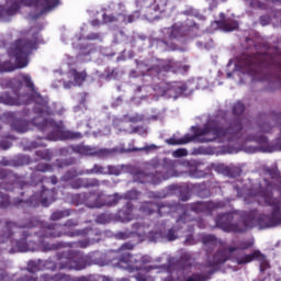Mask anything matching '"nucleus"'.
I'll list each match as a JSON object with an SVG mask.
<instances>
[{"instance_id":"7","label":"nucleus","mask_w":281,"mask_h":281,"mask_svg":"<svg viewBox=\"0 0 281 281\" xmlns=\"http://www.w3.org/2000/svg\"><path fill=\"white\" fill-rule=\"evenodd\" d=\"M241 225L234 222V213H222L218 214L215 218L216 227L223 229V232H228L233 234H245L247 229H251L256 225V213L254 211L249 213H243L241 215Z\"/></svg>"},{"instance_id":"52","label":"nucleus","mask_w":281,"mask_h":281,"mask_svg":"<svg viewBox=\"0 0 281 281\" xmlns=\"http://www.w3.org/2000/svg\"><path fill=\"white\" fill-rule=\"evenodd\" d=\"M27 271L29 273H36V271H41V266H38V262L31 260L27 263Z\"/></svg>"},{"instance_id":"5","label":"nucleus","mask_w":281,"mask_h":281,"mask_svg":"<svg viewBox=\"0 0 281 281\" xmlns=\"http://www.w3.org/2000/svg\"><path fill=\"white\" fill-rule=\"evenodd\" d=\"M36 49H38V37L36 36L32 40L25 37L15 40L9 49V56L14 58L15 64H12L10 60L3 61L0 64V74L25 69V67L30 65V56H32Z\"/></svg>"},{"instance_id":"29","label":"nucleus","mask_w":281,"mask_h":281,"mask_svg":"<svg viewBox=\"0 0 281 281\" xmlns=\"http://www.w3.org/2000/svg\"><path fill=\"white\" fill-rule=\"evenodd\" d=\"M68 236H87L88 239L92 244L94 243H100V236H102V232H100L98 228H83V229H78L75 233H68Z\"/></svg>"},{"instance_id":"26","label":"nucleus","mask_w":281,"mask_h":281,"mask_svg":"<svg viewBox=\"0 0 281 281\" xmlns=\"http://www.w3.org/2000/svg\"><path fill=\"white\" fill-rule=\"evenodd\" d=\"M199 131H203V128H198L196 131H194L193 135L190 134H186L183 137L181 138H168L166 140V143L169 146H183V144H190V142H194V139H196V137H202L201 142H205L204 139L206 137H210V135H199Z\"/></svg>"},{"instance_id":"34","label":"nucleus","mask_w":281,"mask_h":281,"mask_svg":"<svg viewBox=\"0 0 281 281\" xmlns=\"http://www.w3.org/2000/svg\"><path fill=\"white\" fill-rule=\"evenodd\" d=\"M38 281H71V276L66 273L42 274Z\"/></svg>"},{"instance_id":"55","label":"nucleus","mask_w":281,"mask_h":281,"mask_svg":"<svg viewBox=\"0 0 281 281\" xmlns=\"http://www.w3.org/2000/svg\"><path fill=\"white\" fill-rule=\"evenodd\" d=\"M103 21L105 23H117V21H120V14H117V16L113 15V14H103Z\"/></svg>"},{"instance_id":"64","label":"nucleus","mask_w":281,"mask_h":281,"mask_svg":"<svg viewBox=\"0 0 281 281\" xmlns=\"http://www.w3.org/2000/svg\"><path fill=\"white\" fill-rule=\"evenodd\" d=\"M74 281H95V278H93V276H90V277H79V278L75 279Z\"/></svg>"},{"instance_id":"59","label":"nucleus","mask_w":281,"mask_h":281,"mask_svg":"<svg viewBox=\"0 0 281 281\" xmlns=\"http://www.w3.org/2000/svg\"><path fill=\"white\" fill-rule=\"evenodd\" d=\"M86 41H102L100 33H90L86 36Z\"/></svg>"},{"instance_id":"13","label":"nucleus","mask_w":281,"mask_h":281,"mask_svg":"<svg viewBox=\"0 0 281 281\" xmlns=\"http://www.w3.org/2000/svg\"><path fill=\"white\" fill-rule=\"evenodd\" d=\"M57 194L56 188L47 189L43 186L42 191L40 193H34L26 203H29V207H38V205L49 207V205L56 201Z\"/></svg>"},{"instance_id":"47","label":"nucleus","mask_w":281,"mask_h":281,"mask_svg":"<svg viewBox=\"0 0 281 281\" xmlns=\"http://www.w3.org/2000/svg\"><path fill=\"white\" fill-rule=\"evenodd\" d=\"M105 175H114L115 177H120V175H122V168L109 165L105 167Z\"/></svg>"},{"instance_id":"17","label":"nucleus","mask_w":281,"mask_h":281,"mask_svg":"<svg viewBox=\"0 0 281 281\" xmlns=\"http://www.w3.org/2000/svg\"><path fill=\"white\" fill-rule=\"evenodd\" d=\"M225 207V203L218 201V202H212V201H198L193 202L188 205V209L191 212H194V214H212V212L216 210H221Z\"/></svg>"},{"instance_id":"27","label":"nucleus","mask_w":281,"mask_h":281,"mask_svg":"<svg viewBox=\"0 0 281 281\" xmlns=\"http://www.w3.org/2000/svg\"><path fill=\"white\" fill-rule=\"evenodd\" d=\"M70 188H72V190H80V188H100V181L98 178H75L70 182Z\"/></svg>"},{"instance_id":"35","label":"nucleus","mask_w":281,"mask_h":281,"mask_svg":"<svg viewBox=\"0 0 281 281\" xmlns=\"http://www.w3.org/2000/svg\"><path fill=\"white\" fill-rule=\"evenodd\" d=\"M11 128L16 133H27L30 131V124L25 120L15 119L11 122Z\"/></svg>"},{"instance_id":"11","label":"nucleus","mask_w":281,"mask_h":281,"mask_svg":"<svg viewBox=\"0 0 281 281\" xmlns=\"http://www.w3.org/2000/svg\"><path fill=\"white\" fill-rule=\"evenodd\" d=\"M11 85H15L16 88H13V95H10V93L4 92L0 94V104H8L9 106H21L22 104H29L30 103V94L22 93L21 89H23V82L13 80L11 81Z\"/></svg>"},{"instance_id":"43","label":"nucleus","mask_w":281,"mask_h":281,"mask_svg":"<svg viewBox=\"0 0 281 281\" xmlns=\"http://www.w3.org/2000/svg\"><path fill=\"white\" fill-rule=\"evenodd\" d=\"M85 175H106V167L94 164L91 169L83 170Z\"/></svg>"},{"instance_id":"57","label":"nucleus","mask_w":281,"mask_h":281,"mask_svg":"<svg viewBox=\"0 0 281 281\" xmlns=\"http://www.w3.org/2000/svg\"><path fill=\"white\" fill-rule=\"evenodd\" d=\"M45 181H50L52 186H56V183H58V177L56 176H50L49 178L47 177H42L40 179L41 183H45Z\"/></svg>"},{"instance_id":"62","label":"nucleus","mask_w":281,"mask_h":281,"mask_svg":"<svg viewBox=\"0 0 281 281\" xmlns=\"http://www.w3.org/2000/svg\"><path fill=\"white\" fill-rule=\"evenodd\" d=\"M260 25H269L271 23V18L269 15H261L260 19Z\"/></svg>"},{"instance_id":"14","label":"nucleus","mask_w":281,"mask_h":281,"mask_svg":"<svg viewBox=\"0 0 281 281\" xmlns=\"http://www.w3.org/2000/svg\"><path fill=\"white\" fill-rule=\"evenodd\" d=\"M190 66H183L181 61H175V59L166 60L162 65H154L147 69V71H155L157 76H166V74H181L188 71Z\"/></svg>"},{"instance_id":"19","label":"nucleus","mask_w":281,"mask_h":281,"mask_svg":"<svg viewBox=\"0 0 281 281\" xmlns=\"http://www.w3.org/2000/svg\"><path fill=\"white\" fill-rule=\"evenodd\" d=\"M12 246L15 248V251H35L36 243L34 241V235L30 231H23L21 238L12 241Z\"/></svg>"},{"instance_id":"2","label":"nucleus","mask_w":281,"mask_h":281,"mask_svg":"<svg viewBox=\"0 0 281 281\" xmlns=\"http://www.w3.org/2000/svg\"><path fill=\"white\" fill-rule=\"evenodd\" d=\"M238 67L251 76L252 82H269L268 91L281 89V55L269 53L243 54Z\"/></svg>"},{"instance_id":"36","label":"nucleus","mask_w":281,"mask_h":281,"mask_svg":"<svg viewBox=\"0 0 281 281\" xmlns=\"http://www.w3.org/2000/svg\"><path fill=\"white\" fill-rule=\"evenodd\" d=\"M217 26L224 32H234V30H238V22L234 20H220L217 21Z\"/></svg>"},{"instance_id":"51","label":"nucleus","mask_w":281,"mask_h":281,"mask_svg":"<svg viewBox=\"0 0 281 281\" xmlns=\"http://www.w3.org/2000/svg\"><path fill=\"white\" fill-rule=\"evenodd\" d=\"M180 227L176 228L175 226L169 228L166 235L167 240L172 241V240H177V238H179V236L177 235V231L180 229Z\"/></svg>"},{"instance_id":"15","label":"nucleus","mask_w":281,"mask_h":281,"mask_svg":"<svg viewBox=\"0 0 281 281\" xmlns=\"http://www.w3.org/2000/svg\"><path fill=\"white\" fill-rule=\"evenodd\" d=\"M36 227V221L27 220L25 223L18 224L16 222L7 221L4 227L0 232V244L8 243L14 236V229H32Z\"/></svg>"},{"instance_id":"61","label":"nucleus","mask_w":281,"mask_h":281,"mask_svg":"<svg viewBox=\"0 0 281 281\" xmlns=\"http://www.w3.org/2000/svg\"><path fill=\"white\" fill-rule=\"evenodd\" d=\"M157 148H159L157 145L151 144V145H147V146H145L143 148H139V149L134 148V150H145V153H150V150H157Z\"/></svg>"},{"instance_id":"50","label":"nucleus","mask_w":281,"mask_h":281,"mask_svg":"<svg viewBox=\"0 0 281 281\" xmlns=\"http://www.w3.org/2000/svg\"><path fill=\"white\" fill-rule=\"evenodd\" d=\"M95 223H99V225H106V223H111V215L106 213L99 214L95 218Z\"/></svg>"},{"instance_id":"54","label":"nucleus","mask_w":281,"mask_h":281,"mask_svg":"<svg viewBox=\"0 0 281 281\" xmlns=\"http://www.w3.org/2000/svg\"><path fill=\"white\" fill-rule=\"evenodd\" d=\"M190 221H192V217L190 215H188L187 212L182 213L178 220H177V225H186V223H190Z\"/></svg>"},{"instance_id":"25","label":"nucleus","mask_w":281,"mask_h":281,"mask_svg":"<svg viewBox=\"0 0 281 281\" xmlns=\"http://www.w3.org/2000/svg\"><path fill=\"white\" fill-rule=\"evenodd\" d=\"M140 210L144 214H147V216H150V214H155V212H158L159 216H164V213L170 212V205L165 203H156V202H144L140 206Z\"/></svg>"},{"instance_id":"20","label":"nucleus","mask_w":281,"mask_h":281,"mask_svg":"<svg viewBox=\"0 0 281 281\" xmlns=\"http://www.w3.org/2000/svg\"><path fill=\"white\" fill-rule=\"evenodd\" d=\"M133 231H121L115 234L117 240H126L128 238H138L136 243H139L144 236H146V225L139 222H136L132 226Z\"/></svg>"},{"instance_id":"45","label":"nucleus","mask_w":281,"mask_h":281,"mask_svg":"<svg viewBox=\"0 0 281 281\" xmlns=\"http://www.w3.org/2000/svg\"><path fill=\"white\" fill-rule=\"evenodd\" d=\"M34 170H36V172H54V167L50 164H37L34 167Z\"/></svg>"},{"instance_id":"44","label":"nucleus","mask_w":281,"mask_h":281,"mask_svg":"<svg viewBox=\"0 0 281 281\" xmlns=\"http://www.w3.org/2000/svg\"><path fill=\"white\" fill-rule=\"evenodd\" d=\"M35 155L38 157V159H43L44 161H52V151H49V149L36 150Z\"/></svg>"},{"instance_id":"31","label":"nucleus","mask_w":281,"mask_h":281,"mask_svg":"<svg viewBox=\"0 0 281 281\" xmlns=\"http://www.w3.org/2000/svg\"><path fill=\"white\" fill-rule=\"evenodd\" d=\"M35 235L37 236V238H40V249L44 252L47 251H58V249H63L65 247H67V244L63 243V241H57V243H48V241H41L43 240V237L38 236V232L35 233Z\"/></svg>"},{"instance_id":"39","label":"nucleus","mask_w":281,"mask_h":281,"mask_svg":"<svg viewBox=\"0 0 281 281\" xmlns=\"http://www.w3.org/2000/svg\"><path fill=\"white\" fill-rule=\"evenodd\" d=\"M251 247H254V241L241 240L238 241L237 246L228 247V251L231 254H234V251H247V249H251Z\"/></svg>"},{"instance_id":"58","label":"nucleus","mask_w":281,"mask_h":281,"mask_svg":"<svg viewBox=\"0 0 281 281\" xmlns=\"http://www.w3.org/2000/svg\"><path fill=\"white\" fill-rule=\"evenodd\" d=\"M77 247H80V249H87L89 245H93V243L90 241V239H83L76 243Z\"/></svg>"},{"instance_id":"63","label":"nucleus","mask_w":281,"mask_h":281,"mask_svg":"<svg viewBox=\"0 0 281 281\" xmlns=\"http://www.w3.org/2000/svg\"><path fill=\"white\" fill-rule=\"evenodd\" d=\"M127 121L132 122L133 124H137V122H142V116H139L138 114L128 116Z\"/></svg>"},{"instance_id":"60","label":"nucleus","mask_w":281,"mask_h":281,"mask_svg":"<svg viewBox=\"0 0 281 281\" xmlns=\"http://www.w3.org/2000/svg\"><path fill=\"white\" fill-rule=\"evenodd\" d=\"M188 156V150L183 148H179L173 151V157H187Z\"/></svg>"},{"instance_id":"8","label":"nucleus","mask_w":281,"mask_h":281,"mask_svg":"<svg viewBox=\"0 0 281 281\" xmlns=\"http://www.w3.org/2000/svg\"><path fill=\"white\" fill-rule=\"evenodd\" d=\"M78 225H80V222L77 218H69L63 224L46 222L41 226L37 236L40 238H63L64 236L76 238V236L68 234L76 233L78 229H72Z\"/></svg>"},{"instance_id":"49","label":"nucleus","mask_w":281,"mask_h":281,"mask_svg":"<svg viewBox=\"0 0 281 281\" xmlns=\"http://www.w3.org/2000/svg\"><path fill=\"white\" fill-rule=\"evenodd\" d=\"M268 120H269V117H265L263 122L258 123L260 133H271V128H273V127L271 126V124H269L267 122Z\"/></svg>"},{"instance_id":"46","label":"nucleus","mask_w":281,"mask_h":281,"mask_svg":"<svg viewBox=\"0 0 281 281\" xmlns=\"http://www.w3.org/2000/svg\"><path fill=\"white\" fill-rule=\"evenodd\" d=\"M121 196H122V199H125V200H127V201H135V200L138 199L139 192H138L137 190H135V189H132V190L125 192V193H124L123 195H121Z\"/></svg>"},{"instance_id":"38","label":"nucleus","mask_w":281,"mask_h":281,"mask_svg":"<svg viewBox=\"0 0 281 281\" xmlns=\"http://www.w3.org/2000/svg\"><path fill=\"white\" fill-rule=\"evenodd\" d=\"M139 16V11H134L132 14L119 13V21L123 22L124 25H128V23H135Z\"/></svg>"},{"instance_id":"22","label":"nucleus","mask_w":281,"mask_h":281,"mask_svg":"<svg viewBox=\"0 0 281 281\" xmlns=\"http://www.w3.org/2000/svg\"><path fill=\"white\" fill-rule=\"evenodd\" d=\"M122 201V196L119 193L104 194V192H99L94 200V207H113Z\"/></svg>"},{"instance_id":"32","label":"nucleus","mask_w":281,"mask_h":281,"mask_svg":"<svg viewBox=\"0 0 281 281\" xmlns=\"http://www.w3.org/2000/svg\"><path fill=\"white\" fill-rule=\"evenodd\" d=\"M74 150L79 155H86V156L97 155L98 157H106V155H109L108 149H100L98 151H93V149L83 145L76 146Z\"/></svg>"},{"instance_id":"33","label":"nucleus","mask_w":281,"mask_h":281,"mask_svg":"<svg viewBox=\"0 0 281 281\" xmlns=\"http://www.w3.org/2000/svg\"><path fill=\"white\" fill-rule=\"evenodd\" d=\"M71 214H74V210L71 209L56 210L50 214L49 221L56 223L58 221H63V218H69Z\"/></svg>"},{"instance_id":"48","label":"nucleus","mask_w":281,"mask_h":281,"mask_svg":"<svg viewBox=\"0 0 281 281\" xmlns=\"http://www.w3.org/2000/svg\"><path fill=\"white\" fill-rule=\"evenodd\" d=\"M266 175H269L271 179H280V170L278 167H268L265 169Z\"/></svg>"},{"instance_id":"4","label":"nucleus","mask_w":281,"mask_h":281,"mask_svg":"<svg viewBox=\"0 0 281 281\" xmlns=\"http://www.w3.org/2000/svg\"><path fill=\"white\" fill-rule=\"evenodd\" d=\"M265 186H254L249 190V196H260L266 205L272 209L271 214H260L257 218V225L260 229H269V227H278L281 225V199L273 196V183L268 179H263Z\"/></svg>"},{"instance_id":"53","label":"nucleus","mask_w":281,"mask_h":281,"mask_svg":"<svg viewBox=\"0 0 281 281\" xmlns=\"http://www.w3.org/2000/svg\"><path fill=\"white\" fill-rule=\"evenodd\" d=\"M72 201H75L76 205H81V203L87 201V193L83 192L72 195Z\"/></svg>"},{"instance_id":"9","label":"nucleus","mask_w":281,"mask_h":281,"mask_svg":"<svg viewBox=\"0 0 281 281\" xmlns=\"http://www.w3.org/2000/svg\"><path fill=\"white\" fill-rule=\"evenodd\" d=\"M60 5V0H13L5 9V14L8 16H14L18 12L21 11V8H41L38 14L34 16V19H40L43 14H47V12H52V10H56Z\"/></svg>"},{"instance_id":"41","label":"nucleus","mask_w":281,"mask_h":281,"mask_svg":"<svg viewBox=\"0 0 281 281\" xmlns=\"http://www.w3.org/2000/svg\"><path fill=\"white\" fill-rule=\"evenodd\" d=\"M244 140L256 142V144H260L261 146H267V144H269V138L265 135H248Z\"/></svg>"},{"instance_id":"37","label":"nucleus","mask_w":281,"mask_h":281,"mask_svg":"<svg viewBox=\"0 0 281 281\" xmlns=\"http://www.w3.org/2000/svg\"><path fill=\"white\" fill-rule=\"evenodd\" d=\"M202 243L206 247V249H210V247H216V245H221L222 247H223V245H225V243H223V240H218V238H216V236H214V235L204 236L202 238Z\"/></svg>"},{"instance_id":"1","label":"nucleus","mask_w":281,"mask_h":281,"mask_svg":"<svg viewBox=\"0 0 281 281\" xmlns=\"http://www.w3.org/2000/svg\"><path fill=\"white\" fill-rule=\"evenodd\" d=\"M245 113V103L237 101L233 105L232 119L217 115L210 119L202 130L199 131L198 135H209L204 138L205 143L216 142H239L245 137L247 128L251 126V121L243 115Z\"/></svg>"},{"instance_id":"56","label":"nucleus","mask_w":281,"mask_h":281,"mask_svg":"<svg viewBox=\"0 0 281 281\" xmlns=\"http://www.w3.org/2000/svg\"><path fill=\"white\" fill-rule=\"evenodd\" d=\"M180 199L181 201H190V189L188 188H180Z\"/></svg>"},{"instance_id":"21","label":"nucleus","mask_w":281,"mask_h":281,"mask_svg":"<svg viewBox=\"0 0 281 281\" xmlns=\"http://www.w3.org/2000/svg\"><path fill=\"white\" fill-rule=\"evenodd\" d=\"M168 0H154V3L145 9V18L147 21H157L161 12H166Z\"/></svg>"},{"instance_id":"16","label":"nucleus","mask_w":281,"mask_h":281,"mask_svg":"<svg viewBox=\"0 0 281 281\" xmlns=\"http://www.w3.org/2000/svg\"><path fill=\"white\" fill-rule=\"evenodd\" d=\"M164 40H157V47H164L165 49H175L177 47L172 41H177L183 36L181 27L178 24H173L171 27L164 29Z\"/></svg>"},{"instance_id":"6","label":"nucleus","mask_w":281,"mask_h":281,"mask_svg":"<svg viewBox=\"0 0 281 281\" xmlns=\"http://www.w3.org/2000/svg\"><path fill=\"white\" fill-rule=\"evenodd\" d=\"M34 126H37L42 133L46 131H52L47 134L44 139L48 142H60L65 139H82V133L71 132L63 130V125L56 122L54 119H43L36 117L33 119Z\"/></svg>"},{"instance_id":"40","label":"nucleus","mask_w":281,"mask_h":281,"mask_svg":"<svg viewBox=\"0 0 281 281\" xmlns=\"http://www.w3.org/2000/svg\"><path fill=\"white\" fill-rule=\"evenodd\" d=\"M82 175H85V170L78 171L76 169H70L61 176V181H74L77 177H82Z\"/></svg>"},{"instance_id":"10","label":"nucleus","mask_w":281,"mask_h":281,"mask_svg":"<svg viewBox=\"0 0 281 281\" xmlns=\"http://www.w3.org/2000/svg\"><path fill=\"white\" fill-rule=\"evenodd\" d=\"M177 165V160L170 158H164L161 162L159 159L153 160L151 166L156 170L153 177V183H161V181H167L171 177H179Z\"/></svg>"},{"instance_id":"23","label":"nucleus","mask_w":281,"mask_h":281,"mask_svg":"<svg viewBox=\"0 0 281 281\" xmlns=\"http://www.w3.org/2000/svg\"><path fill=\"white\" fill-rule=\"evenodd\" d=\"M8 207H30L27 200L14 198L10 200V196L7 193L0 191V210H8Z\"/></svg>"},{"instance_id":"18","label":"nucleus","mask_w":281,"mask_h":281,"mask_svg":"<svg viewBox=\"0 0 281 281\" xmlns=\"http://www.w3.org/2000/svg\"><path fill=\"white\" fill-rule=\"evenodd\" d=\"M254 260H258L261 273H265V271L270 267L269 261H267V257L260 250H254L251 254L236 258L237 265H249V262H254Z\"/></svg>"},{"instance_id":"30","label":"nucleus","mask_w":281,"mask_h":281,"mask_svg":"<svg viewBox=\"0 0 281 281\" xmlns=\"http://www.w3.org/2000/svg\"><path fill=\"white\" fill-rule=\"evenodd\" d=\"M133 210H134L133 204L127 203L124 209L117 211V213L115 214V218L120 221V223H131V221L135 220Z\"/></svg>"},{"instance_id":"3","label":"nucleus","mask_w":281,"mask_h":281,"mask_svg":"<svg viewBox=\"0 0 281 281\" xmlns=\"http://www.w3.org/2000/svg\"><path fill=\"white\" fill-rule=\"evenodd\" d=\"M59 263L52 259L44 261L43 267L46 271H56V269H69L75 271H82L86 267L98 265L99 267H106L109 261L104 252L95 251L92 256H83L80 250H64L56 254Z\"/></svg>"},{"instance_id":"12","label":"nucleus","mask_w":281,"mask_h":281,"mask_svg":"<svg viewBox=\"0 0 281 281\" xmlns=\"http://www.w3.org/2000/svg\"><path fill=\"white\" fill-rule=\"evenodd\" d=\"M22 80L25 85L26 89H30L33 95V100L35 102V106L33 109L34 113L37 115H49V105L47 104L46 100L43 99L41 93L36 92V87H34V81H32V77L29 75H22Z\"/></svg>"},{"instance_id":"42","label":"nucleus","mask_w":281,"mask_h":281,"mask_svg":"<svg viewBox=\"0 0 281 281\" xmlns=\"http://www.w3.org/2000/svg\"><path fill=\"white\" fill-rule=\"evenodd\" d=\"M71 76L75 80V85H82V82H85V80H87V71H78L76 69L70 70Z\"/></svg>"},{"instance_id":"28","label":"nucleus","mask_w":281,"mask_h":281,"mask_svg":"<svg viewBox=\"0 0 281 281\" xmlns=\"http://www.w3.org/2000/svg\"><path fill=\"white\" fill-rule=\"evenodd\" d=\"M232 258V252L228 248L218 249L214 255L213 258L207 262L209 267L215 269V267H221V265H225V262Z\"/></svg>"},{"instance_id":"24","label":"nucleus","mask_w":281,"mask_h":281,"mask_svg":"<svg viewBox=\"0 0 281 281\" xmlns=\"http://www.w3.org/2000/svg\"><path fill=\"white\" fill-rule=\"evenodd\" d=\"M135 249V244L131 241L124 243L117 250L119 254V262L117 265H127V267H131L133 265V255L128 251H133Z\"/></svg>"}]
</instances>
